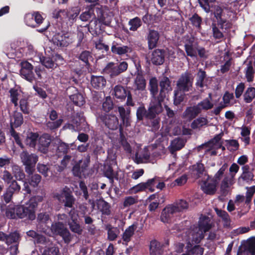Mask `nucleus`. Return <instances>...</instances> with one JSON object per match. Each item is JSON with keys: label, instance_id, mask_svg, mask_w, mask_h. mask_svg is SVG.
<instances>
[{"label": "nucleus", "instance_id": "nucleus-1", "mask_svg": "<svg viewBox=\"0 0 255 255\" xmlns=\"http://www.w3.org/2000/svg\"><path fill=\"white\" fill-rule=\"evenodd\" d=\"M193 77L186 72L181 75L177 82V88L174 91V103L177 105L184 100L185 93L192 90Z\"/></svg>", "mask_w": 255, "mask_h": 255}, {"label": "nucleus", "instance_id": "nucleus-2", "mask_svg": "<svg viewBox=\"0 0 255 255\" xmlns=\"http://www.w3.org/2000/svg\"><path fill=\"white\" fill-rule=\"evenodd\" d=\"M96 11L98 13L97 18L94 14V6L90 5L87 7V9L83 12L79 16L82 21H90L92 19H96L99 21L100 23L106 25H109L111 22L112 17L111 15H106L103 11V7L98 5L96 7Z\"/></svg>", "mask_w": 255, "mask_h": 255}, {"label": "nucleus", "instance_id": "nucleus-3", "mask_svg": "<svg viewBox=\"0 0 255 255\" xmlns=\"http://www.w3.org/2000/svg\"><path fill=\"white\" fill-rule=\"evenodd\" d=\"M210 219L206 216H202L200 218L198 227H194L193 229L188 230L185 234L190 235L192 237V241L195 243H199L204 237V233L211 228Z\"/></svg>", "mask_w": 255, "mask_h": 255}, {"label": "nucleus", "instance_id": "nucleus-4", "mask_svg": "<svg viewBox=\"0 0 255 255\" xmlns=\"http://www.w3.org/2000/svg\"><path fill=\"white\" fill-rule=\"evenodd\" d=\"M51 231L54 235L61 237L66 244H69L72 240V236L65 225L61 222L52 224Z\"/></svg>", "mask_w": 255, "mask_h": 255}, {"label": "nucleus", "instance_id": "nucleus-5", "mask_svg": "<svg viewBox=\"0 0 255 255\" xmlns=\"http://www.w3.org/2000/svg\"><path fill=\"white\" fill-rule=\"evenodd\" d=\"M20 157L21 162L25 166V171L29 174H32L36 162L38 161V156L35 154H29L26 151H22Z\"/></svg>", "mask_w": 255, "mask_h": 255}, {"label": "nucleus", "instance_id": "nucleus-6", "mask_svg": "<svg viewBox=\"0 0 255 255\" xmlns=\"http://www.w3.org/2000/svg\"><path fill=\"white\" fill-rule=\"evenodd\" d=\"M128 67V63L125 61L121 62L119 64L110 62L104 69V72L105 74L109 75L110 77L113 78L126 71Z\"/></svg>", "mask_w": 255, "mask_h": 255}, {"label": "nucleus", "instance_id": "nucleus-7", "mask_svg": "<svg viewBox=\"0 0 255 255\" xmlns=\"http://www.w3.org/2000/svg\"><path fill=\"white\" fill-rule=\"evenodd\" d=\"M221 139V135L218 134L208 142L202 145L201 148L205 149V152L206 153L211 155H216L217 149L222 148V150H225V147L222 146Z\"/></svg>", "mask_w": 255, "mask_h": 255}, {"label": "nucleus", "instance_id": "nucleus-8", "mask_svg": "<svg viewBox=\"0 0 255 255\" xmlns=\"http://www.w3.org/2000/svg\"><path fill=\"white\" fill-rule=\"evenodd\" d=\"M158 181L156 178L148 179L146 182L140 183L130 188L127 192L128 194H133L145 191L148 189L150 192L154 191V186Z\"/></svg>", "mask_w": 255, "mask_h": 255}, {"label": "nucleus", "instance_id": "nucleus-9", "mask_svg": "<svg viewBox=\"0 0 255 255\" xmlns=\"http://www.w3.org/2000/svg\"><path fill=\"white\" fill-rule=\"evenodd\" d=\"M35 211L28 201L22 205L18 206L17 209L19 218L30 220L35 219Z\"/></svg>", "mask_w": 255, "mask_h": 255}, {"label": "nucleus", "instance_id": "nucleus-10", "mask_svg": "<svg viewBox=\"0 0 255 255\" xmlns=\"http://www.w3.org/2000/svg\"><path fill=\"white\" fill-rule=\"evenodd\" d=\"M55 197L61 202L64 203V206L72 208L75 202V199L70 190L67 187H64L60 193L55 195Z\"/></svg>", "mask_w": 255, "mask_h": 255}, {"label": "nucleus", "instance_id": "nucleus-11", "mask_svg": "<svg viewBox=\"0 0 255 255\" xmlns=\"http://www.w3.org/2000/svg\"><path fill=\"white\" fill-rule=\"evenodd\" d=\"M87 123L82 113H77L72 120V124H67L64 126V129H69L72 131H79L86 128Z\"/></svg>", "mask_w": 255, "mask_h": 255}, {"label": "nucleus", "instance_id": "nucleus-12", "mask_svg": "<svg viewBox=\"0 0 255 255\" xmlns=\"http://www.w3.org/2000/svg\"><path fill=\"white\" fill-rule=\"evenodd\" d=\"M191 233V232L188 234L185 235L184 237L187 242V253L182 255H203L204 252L203 248L199 245H196L194 247H192V245L196 243L192 241V237L190 235Z\"/></svg>", "mask_w": 255, "mask_h": 255}, {"label": "nucleus", "instance_id": "nucleus-13", "mask_svg": "<svg viewBox=\"0 0 255 255\" xmlns=\"http://www.w3.org/2000/svg\"><path fill=\"white\" fill-rule=\"evenodd\" d=\"M90 162V156H88L85 159L81 160L76 164L73 168V173L74 176L82 178L87 174V167Z\"/></svg>", "mask_w": 255, "mask_h": 255}, {"label": "nucleus", "instance_id": "nucleus-14", "mask_svg": "<svg viewBox=\"0 0 255 255\" xmlns=\"http://www.w3.org/2000/svg\"><path fill=\"white\" fill-rule=\"evenodd\" d=\"M163 100H161V98L158 97L157 99L156 98H153L151 100L149 106L148 107V119H152L155 118L157 115L159 114L162 111L161 106V102Z\"/></svg>", "mask_w": 255, "mask_h": 255}, {"label": "nucleus", "instance_id": "nucleus-15", "mask_svg": "<svg viewBox=\"0 0 255 255\" xmlns=\"http://www.w3.org/2000/svg\"><path fill=\"white\" fill-rule=\"evenodd\" d=\"M52 41L58 47H66L72 42V39L70 37V34L62 31L53 35Z\"/></svg>", "mask_w": 255, "mask_h": 255}, {"label": "nucleus", "instance_id": "nucleus-16", "mask_svg": "<svg viewBox=\"0 0 255 255\" xmlns=\"http://www.w3.org/2000/svg\"><path fill=\"white\" fill-rule=\"evenodd\" d=\"M24 19L26 25L35 27L42 22L43 18L38 12H35L26 14Z\"/></svg>", "mask_w": 255, "mask_h": 255}, {"label": "nucleus", "instance_id": "nucleus-17", "mask_svg": "<svg viewBox=\"0 0 255 255\" xmlns=\"http://www.w3.org/2000/svg\"><path fill=\"white\" fill-rule=\"evenodd\" d=\"M32 69L33 66L30 63L26 61L21 62L20 75L29 82H32L34 79Z\"/></svg>", "mask_w": 255, "mask_h": 255}, {"label": "nucleus", "instance_id": "nucleus-18", "mask_svg": "<svg viewBox=\"0 0 255 255\" xmlns=\"http://www.w3.org/2000/svg\"><path fill=\"white\" fill-rule=\"evenodd\" d=\"M202 182L201 188L204 193L213 195L216 192L217 184L214 181V179L208 176L205 179H203Z\"/></svg>", "mask_w": 255, "mask_h": 255}, {"label": "nucleus", "instance_id": "nucleus-19", "mask_svg": "<svg viewBox=\"0 0 255 255\" xmlns=\"http://www.w3.org/2000/svg\"><path fill=\"white\" fill-rule=\"evenodd\" d=\"M223 9L218 5H215L214 7V13L216 17L218 26L223 30L227 29L230 27V23L222 17Z\"/></svg>", "mask_w": 255, "mask_h": 255}, {"label": "nucleus", "instance_id": "nucleus-20", "mask_svg": "<svg viewBox=\"0 0 255 255\" xmlns=\"http://www.w3.org/2000/svg\"><path fill=\"white\" fill-rule=\"evenodd\" d=\"M172 204L166 206L161 212L160 220L163 223H168L173 215L177 213Z\"/></svg>", "mask_w": 255, "mask_h": 255}, {"label": "nucleus", "instance_id": "nucleus-21", "mask_svg": "<svg viewBox=\"0 0 255 255\" xmlns=\"http://www.w3.org/2000/svg\"><path fill=\"white\" fill-rule=\"evenodd\" d=\"M38 149L42 153H46L51 141L50 136L48 134H44L38 138Z\"/></svg>", "mask_w": 255, "mask_h": 255}, {"label": "nucleus", "instance_id": "nucleus-22", "mask_svg": "<svg viewBox=\"0 0 255 255\" xmlns=\"http://www.w3.org/2000/svg\"><path fill=\"white\" fill-rule=\"evenodd\" d=\"M134 161L139 164L150 162V156L149 152L146 148L139 151L137 152L134 157Z\"/></svg>", "mask_w": 255, "mask_h": 255}, {"label": "nucleus", "instance_id": "nucleus-23", "mask_svg": "<svg viewBox=\"0 0 255 255\" xmlns=\"http://www.w3.org/2000/svg\"><path fill=\"white\" fill-rule=\"evenodd\" d=\"M184 47L187 56L191 57H196L198 47L193 38H190L185 44Z\"/></svg>", "mask_w": 255, "mask_h": 255}, {"label": "nucleus", "instance_id": "nucleus-24", "mask_svg": "<svg viewBox=\"0 0 255 255\" xmlns=\"http://www.w3.org/2000/svg\"><path fill=\"white\" fill-rule=\"evenodd\" d=\"M103 121L106 126L111 129H116L119 127L118 119L115 115H107L104 117Z\"/></svg>", "mask_w": 255, "mask_h": 255}, {"label": "nucleus", "instance_id": "nucleus-25", "mask_svg": "<svg viewBox=\"0 0 255 255\" xmlns=\"http://www.w3.org/2000/svg\"><path fill=\"white\" fill-rule=\"evenodd\" d=\"M160 86L161 90L158 97L161 98V100H164L166 97L168 92L171 90L169 79L167 77H163L160 82Z\"/></svg>", "mask_w": 255, "mask_h": 255}, {"label": "nucleus", "instance_id": "nucleus-26", "mask_svg": "<svg viewBox=\"0 0 255 255\" xmlns=\"http://www.w3.org/2000/svg\"><path fill=\"white\" fill-rule=\"evenodd\" d=\"M37 220L39 221L38 228L43 232L47 234L46 227H48V224H50L49 217L46 213H40L38 215Z\"/></svg>", "mask_w": 255, "mask_h": 255}, {"label": "nucleus", "instance_id": "nucleus-27", "mask_svg": "<svg viewBox=\"0 0 255 255\" xmlns=\"http://www.w3.org/2000/svg\"><path fill=\"white\" fill-rule=\"evenodd\" d=\"M151 62L156 65L162 64L164 61V52L160 49L154 50L150 58Z\"/></svg>", "mask_w": 255, "mask_h": 255}, {"label": "nucleus", "instance_id": "nucleus-28", "mask_svg": "<svg viewBox=\"0 0 255 255\" xmlns=\"http://www.w3.org/2000/svg\"><path fill=\"white\" fill-rule=\"evenodd\" d=\"M184 146V141L182 139L176 138L173 139L169 146V150L174 157H175V151L181 149Z\"/></svg>", "mask_w": 255, "mask_h": 255}, {"label": "nucleus", "instance_id": "nucleus-29", "mask_svg": "<svg viewBox=\"0 0 255 255\" xmlns=\"http://www.w3.org/2000/svg\"><path fill=\"white\" fill-rule=\"evenodd\" d=\"M23 119L22 114L20 113L15 112L10 117V127L11 129H14L21 125L23 123Z\"/></svg>", "mask_w": 255, "mask_h": 255}, {"label": "nucleus", "instance_id": "nucleus-30", "mask_svg": "<svg viewBox=\"0 0 255 255\" xmlns=\"http://www.w3.org/2000/svg\"><path fill=\"white\" fill-rule=\"evenodd\" d=\"M158 39V32L157 31L154 30H150L147 37L149 48L152 49L155 47Z\"/></svg>", "mask_w": 255, "mask_h": 255}, {"label": "nucleus", "instance_id": "nucleus-31", "mask_svg": "<svg viewBox=\"0 0 255 255\" xmlns=\"http://www.w3.org/2000/svg\"><path fill=\"white\" fill-rule=\"evenodd\" d=\"M234 178L230 175L224 177L221 184V190L224 195H226L229 190L230 186L234 183Z\"/></svg>", "mask_w": 255, "mask_h": 255}, {"label": "nucleus", "instance_id": "nucleus-32", "mask_svg": "<svg viewBox=\"0 0 255 255\" xmlns=\"http://www.w3.org/2000/svg\"><path fill=\"white\" fill-rule=\"evenodd\" d=\"M212 100V94L211 93L209 94V97L208 98H206L203 100L202 101L199 102L197 105V107L198 108L199 111L201 113L202 111H207L212 109L214 106L213 104L211 102Z\"/></svg>", "mask_w": 255, "mask_h": 255}, {"label": "nucleus", "instance_id": "nucleus-33", "mask_svg": "<svg viewBox=\"0 0 255 255\" xmlns=\"http://www.w3.org/2000/svg\"><path fill=\"white\" fill-rule=\"evenodd\" d=\"M200 113L196 105L188 107L183 113V117L189 121L195 118Z\"/></svg>", "mask_w": 255, "mask_h": 255}, {"label": "nucleus", "instance_id": "nucleus-34", "mask_svg": "<svg viewBox=\"0 0 255 255\" xmlns=\"http://www.w3.org/2000/svg\"><path fill=\"white\" fill-rule=\"evenodd\" d=\"M9 93L11 102L15 107H17L18 100H20V99L23 98L22 92L20 90L13 88L9 90Z\"/></svg>", "mask_w": 255, "mask_h": 255}, {"label": "nucleus", "instance_id": "nucleus-35", "mask_svg": "<svg viewBox=\"0 0 255 255\" xmlns=\"http://www.w3.org/2000/svg\"><path fill=\"white\" fill-rule=\"evenodd\" d=\"M243 170V173L239 178V180L241 179H243L247 182H249L254 180V175L252 172L253 169L251 170L250 167L248 165L244 166L242 167Z\"/></svg>", "mask_w": 255, "mask_h": 255}, {"label": "nucleus", "instance_id": "nucleus-36", "mask_svg": "<svg viewBox=\"0 0 255 255\" xmlns=\"http://www.w3.org/2000/svg\"><path fill=\"white\" fill-rule=\"evenodd\" d=\"M112 52L119 55H123L131 51V48L128 46L113 45L111 47Z\"/></svg>", "mask_w": 255, "mask_h": 255}, {"label": "nucleus", "instance_id": "nucleus-37", "mask_svg": "<svg viewBox=\"0 0 255 255\" xmlns=\"http://www.w3.org/2000/svg\"><path fill=\"white\" fill-rule=\"evenodd\" d=\"M18 206L13 204H10L5 209V215L6 217L9 219H16L18 218V212L17 209Z\"/></svg>", "mask_w": 255, "mask_h": 255}, {"label": "nucleus", "instance_id": "nucleus-38", "mask_svg": "<svg viewBox=\"0 0 255 255\" xmlns=\"http://www.w3.org/2000/svg\"><path fill=\"white\" fill-rule=\"evenodd\" d=\"M106 84V79L103 76H92L91 77V84L95 88H102Z\"/></svg>", "mask_w": 255, "mask_h": 255}, {"label": "nucleus", "instance_id": "nucleus-39", "mask_svg": "<svg viewBox=\"0 0 255 255\" xmlns=\"http://www.w3.org/2000/svg\"><path fill=\"white\" fill-rule=\"evenodd\" d=\"M162 253L161 244L156 240L151 241L150 244V255H161Z\"/></svg>", "mask_w": 255, "mask_h": 255}, {"label": "nucleus", "instance_id": "nucleus-40", "mask_svg": "<svg viewBox=\"0 0 255 255\" xmlns=\"http://www.w3.org/2000/svg\"><path fill=\"white\" fill-rule=\"evenodd\" d=\"M38 141V135L36 133L29 132L27 134L25 140V144L32 147L35 146Z\"/></svg>", "mask_w": 255, "mask_h": 255}, {"label": "nucleus", "instance_id": "nucleus-41", "mask_svg": "<svg viewBox=\"0 0 255 255\" xmlns=\"http://www.w3.org/2000/svg\"><path fill=\"white\" fill-rule=\"evenodd\" d=\"M136 229V226L134 225H132L128 227L124 232L122 236V239L124 242L126 243V245L130 241Z\"/></svg>", "mask_w": 255, "mask_h": 255}, {"label": "nucleus", "instance_id": "nucleus-42", "mask_svg": "<svg viewBox=\"0 0 255 255\" xmlns=\"http://www.w3.org/2000/svg\"><path fill=\"white\" fill-rule=\"evenodd\" d=\"M206 77L205 72L200 69L198 74L197 77V81L196 83V86L197 88L201 91L203 90V88L206 86L205 83V78Z\"/></svg>", "mask_w": 255, "mask_h": 255}, {"label": "nucleus", "instance_id": "nucleus-43", "mask_svg": "<svg viewBox=\"0 0 255 255\" xmlns=\"http://www.w3.org/2000/svg\"><path fill=\"white\" fill-rule=\"evenodd\" d=\"M134 86L137 90L143 91L146 86L145 80L142 75L138 73L134 80Z\"/></svg>", "mask_w": 255, "mask_h": 255}, {"label": "nucleus", "instance_id": "nucleus-44", "mask_svg": "<svg viewBox=\"0 0 255 255\" xmlns=\"http://www.w3.org/2000/svg\"><path fill=\"white\" fill-rule=\"evenodd\" d=\"M37 169L39 172L43 174L45 177L51 176L53 174L52 172V166L44 164L38 163Z\"/></svg>", "mask_w": 255, "mask_h": 255}, {"label": "nucleus", "instance_id": "nucleus-45", "mask_svg": "<svg viewBox=\"0 0 255 255\" xmlns=\"http://www.w3.org/2000/svg\"><path fill=\"white\" fill-rule=\"evenodd\" d=\"M172 205L175 208V209L177 213L187 210L189 207L188 202L183 199L177 200Z\"/></svg>", "mask_w": 255, "mask_h": 255}, {"label": "nucleus", "instance_id": "nucleus-46", "mask_svg": "<svg viewBox=\"0 0 255 255\" xmlns=\"http://www.w3.org/2000/svg\"><path fill=\"white\" fill-rule=\"evenodd\" d=\"M194 172L198 178H202L205 179L209 175L205 170L204 165L201 163H198L194 167Z\"/></svg>", "mask_w": 255, "mask_h": 255}, {"label": "nucleus", "instance_id": "nucleus-47", "mask_svg": "<svg viewBox=\"0 0 255 255\" xmlns=\"http://www.w3.org/2000/svg\"><path fill=\"white\" fill-rule=\"evenodd\" d=\"M70 99L76 105L79 107L83 106L85 103L83 96L80 93L71 95Z\"/></svg>", "mask_w": 255, "mask_h": 255}, {"label": "nucleus", "instance_id": "nucleus-48", "mask_svg": "<svg viewBox=\"0 0 255 255\" xmlns=\"http://www.w3.org/2000/svg\"><path fill=\"white\" fill-rule=\"evenodd\" d=\"M104 174L109 179L111 184L113 183L114 179H118L117 173H115L112 168L110 166H105Z\"/></svg>", "mask_w": 255, "mask_h": 255}, {"label": "nucleus", "instance_id": "nucleus-49", "mask_svg": "<svg viewBox=\"0 0 255 255\" xmlns=\"http://www.w3.org/2000/svg\"><path fill=\"white\" fill-rule=\"evenodd\" d=\"M247 192L246 194L245 204L248 208H250V203L252 201V197L255 193V186L250 187H247Z\"/></svg>", "mask_w": 255, "mask_h": 255}, {"label": "nucleus", "instance_id": "nucleus-50", "mask_svg": "<svg viewBox=\"0 0 255 255\" xmlns=\"http://www.w3.org/2000/svg\"><path fill=\"white\" fill-rule=\"evenodd\" d=\"M244 97L246 103H251L255 97V88L254 87L248 88L244 95Z\"/></svg>", "mask_w": 255, "mask_h": 255}, {"label": "nucleus", "instance_id": "nucleus-51", "mask_svg": "<svg viewBox=\"0 0 255 255\" xmlns=\"http://www.w3.org/2000/svg\"><path fill=\"white\" fill-rule=\"evenodd\" d=\"M234 96L233 93L226 92L223 97L222 104L226 107L233 105L235 102H233Z\"/></svg>", "mask_w": 255, "mask_h": 255}, {"label": "nucleus", "instance_id": "nucleus-52", "mask_svg": "<svg viewBox=\"0 0 255 255\" xmlns=\"http://www.w3.org/2000/svg\"><path fill=\"white\" fill-rule=\"evenodd\" d=\"M215 211L218 216L221 217L224 222V226L228 227L230 223V217L228 214L225 211H222L218 209H216Z\"/></svg>", "mask_w": 255, "mask_h": 255}, {"label": "nucleus", "instance_id": "nucleus-53", "mask_svg": "<svg viewBox=\"0 0 255 255\" xmlns=\"http://www.w3.org/2000/svg\"><path fill=\"white\" fill-rule=\"evenodd\" d=\"M128 25L130 30L136 31L141 25V21L139 18L135 17L129 20Z\"/></svg>", "mask_w": 255, "mask_h": 255}, {"label": "nucleus", "instance_id": "nucleus-54", "mask_svg": "<svg viewBox=\"0 0 255 255\" xmlns=\"http://www.w3.org/2000/svg\"><path fill=\"white\" fill-rule=\"evenodd\" d=\"M208 121L206 118L200 117L195 120L191 124V127L193 129L200 128L207 125Z\"/></svg>", "mask_w": 255, "mask_h": 255}, {"label": "nucleus", "instance_id": "nucleus-55", "mask_svg": "<svg viewBox=\"0 0 255 255\" xmlns=\"http://www.w3.org/2000/svg\"><path fill=\"white\" fill-rule=\"evenodd\" d=\"M114 94L118 99L125 98L127 96V92L121 86H116L114 89Z\"/></svg>", "mask_w": 255, "mask_h": 255}, {"label": "nucleus", "instance_id": "nucleus-56", "mask_svg": "<svg viewBox=\"0 0 255 255\" xmlns=\"http://www.w3.org/2000/svg\"><path fill=\"white\" fill-rule=\"evenodd\" d=\"M12 170L14 176L17 180H20L24 179L25 174L20 167L17 165H13L12 166Z\"/></svg>", "mask_w": 255, "mask_h": 255}, {"label": "nucleus", "instance_id": "nucleus-57", "mask_svg": "<svg viewBox=\"0 0 255 255\" xmlns=\"http://www.w3.org/2000/svg\"><path fill=\"white\" fill-rule=\"evenodd\" d=\"M67 223L69 229L72 232L78 235H81L82 233L83 229L78 222H70V221H68Z\"/></svg>", "mask_w": 255, "mask_h": 255}, {"label": "nucleus", "instance_id": "nucleus-58", "mask_svg": "<svg viewBox=\"0 0 255 255\" xmlns=\"http://www.w3.org/2000/svg\"><path fill=\"white\" fill-rule=\"evenodd\" d=\"M80 12V8L78 6L72 7L67 13L69 20L71 21V22L73 23L76 18L77 17Z\"/></svg>", "mask_w": 255, "mask_h": 255}, {"label": "nucleus", "instance_id": "nucleus-59", "mask_svg": "<svg viewBox=\"0 0 255 255\" xmlns=\"http://www.w3.org/2000/svg\"><path fill=\"white\" fill-rule=\"evenodd\" d=\"M148 110L146 111L143 106H141L138 108L136 111V117L138 120H142L144 118L148 119Z\"/></svg>", "mask_w": 255, "mask_h": 255}, {"label": "nucleus", "instance_id": "nucleus-60", "mask_svg": "<svg viewBox=\"0 0 255 255\" xmlns=\"http://www.w3.org/2000/svg\"><path fill=\"white\" fill-rule=\"evenodd\" d=\"M241 134L243 137L242 139L246 144H249L250 141V129L248 127H243L241 128Z\"/></svg>", "mask_w": 255, "mask_h": 255}, {"label": "nucleus", "instance_id": "nucleus-61", "mask_svg": "<svg viewBox=\"0 0 255 255\" xmlns=\"http://www.w3.org/2000/svg\"><path fill=\"white\" fill-rule=\"evenodd\" d=\"M150 91L152 95L153 98H155V96L158 91V83L157 79L153 77L149 81Z\"/></svg>", "mask_w": 255, "mask_h": 255}, {"label": "nucleus", "instance_id": "nucleus-62", "mask_svg": "<svg viewBox=\"0 0 255 255\" xmlns=\"http://www.w3.org/2000/svg\"><path fill=\"white\" fill-rule=\"evenodd\" d=\"M27 235L29 237H32L35 239V242L36 243H43L45 241V238L43 236L40 235L36 233L35 231L30 230L28 231Z\"/></svg>", "mask_w": 255, "mask_h": 255}, {"label": "nucleus", "instance_id": "nucleus-63", "mask_svg": "<svg viewBox=\"0 0 255 255\" xmlns=\"http://www.w3.org/2000/svg\"><path fill=\"white\" fill-rule=\"evenodd\" d=\"M137 202L136 196H127L124 200L123 206L124 208L129 207Z\"/></svg>", "mask_w": 255, "mask_h": 255}, {"label": "nucleus", "instance_id": "nucleus-64", "mask_svg": "<svg viewBox=\"0 0 255 255\" xmlns=\"http://www.w3.org/2000/svg\"><path fill=\"white\" fill-rule=\"evenodd\" d=\"M42 255H59V249L55 246L46 247L44 250Z\"/></svg>", "mask_w": 255, "mask_h": 255}]
</instances>
